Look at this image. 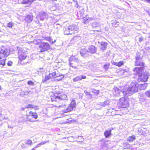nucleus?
I'll return each instance as SVG.
<instances>
[{
  "instance_id": "45",
  "label": "nucleus",
  "mask_w": 150,
  "mask_h": 150,
  "mask_svg": "<svg viewBox=\"0 0 150 150\" xmlns=\"http://www.w3.org/2000/svg\"><path fill=\"white\" fill-rule=\"evenodd\" d=\"M43 38L44 40L48 41H50L51 40L50 38V37H43Z\"/></svg>"
},
{
  "instance_id": "16",
  "label": "nucleus",
  "mask_w": 150,
  "mask_h": 150,
  "mask_svg": "<svg viewBox=\"0 0 150 150\" xmlns=\"http://www.w3.org/2000/svg\"><path fill=\"white\" fill-rule=\"evenodd\" d=\"M64 33L65 35H68L69 34H72V33H71L69 30L68 26L64 27L63 28Z\"/></svg>"
},
{
  "instance_id": "63",
  "label": "nucleus",
  "mask_w": 150,
  "mask_h": 150,
  "mask_svg": "<svg viewBox=\"0 0 150 150\" xmlns=\"http://www.w3.org/2000/svg\"><path fill=\"white\" fill-rule=\"evenodd\" d=\"M55 0L56 1H57V0Z\"/></svg>"
},
{
  "instance_id": "52",
  "label": "nucleus",
  "mask_w": 150,
  "mask_h": 150,
  "mask_svg": "<svg viewBox=\"0 0 150 150\" xmlns=\"http://www.w3.org/2000/svg\"><path fill=\"white\" fill-rule=\"evenodd\" d=\"M143 40V38L142 37H141L139 38V41L141 42Z\"/></svg>"
},
{
  "instance_id": "23",
  "label": "nucleus",
  "mask_w": 150,
  "mask_h": 150,
  "mask_svg": "<svg viewBox=\"0 0 150 150\" xmlns=\"http://www.w3.org/2000/svg\"><path fill=\"white\" fill-rule=\"evenodd\" d=\"M136 137L135 135H133L131 136H129L127 138V140L129 142H132L135 140Z\"/></svg>"
},
{
  "instance_id": "19",
  "label": "nucleus",
  "mask_w": 150,
  "mask_h": 150,
  "mask_svg": "<svg viewBox=\"0 0 150 150\" xmlns=\"http://www.w3.org/2000/svg\"><path fill=\"white\" fill-rule=\"evenodd\" d=\"M28 116H32L33 118L37 119L38 118V115L36 112L30 111L29 112Z\"/></svg>"
},
{
  "instance_id": "11",
  "label": "nucleus",
  "mask_w": 150,
  "mask_h": 150,
  "mask_svg": "<svg viewBox=\"0 0 150 150\" xmlns=\"http://www.w3.org/2000/svg\"><path fill=\"white\" fill-rule=\"evenodd\" d=\"M142 58V57L138 56V54H137L136 57V62L135 65L137 66H143L144 65V63L139 60V59Z\"/></svg>"
},
{
  "instance_id": "31",
  "label": "nucleus",
  "mask_w": 150,
  "mask_h": 150,
  "mask_svg": "<svg viewBox=\"0 0 150 150\" xmlns=\"http://www.w3.org/2000/svg\"><path fill=\"white\" fill-rule=\"evenodd\" d=\"M100 25V24L98 22H95L92 24V26L93 28H96L98 27Z\"/></svg>"
},
{
  "instance_id": "51",
  "label": "nucleus",
  "mask_w": 150,
  "mask_h": 150,
  "mask_svg": "<svg viewBox=\"0 0 150 150\" xmlns=\"http://www.w3.org/2000/svg\"><path fill=\"white\" fill-rule=\"evenodd\" d=\"M73 81H75H75H78L79 80L78 79V78L76 77V78H74L73 79Z\"/></svg>"
},
{
  "instance_id": "47",
  "label": "nucleus",
  "mask_w": 150,
  "mask_h": 150,
  "mask_svg": "<svg viewBox=\"0 0 150 150\" xmlns=\"http://www.w3.org/2000/svg\"><path fill=\"white\" fill-rule=\"evenodd\" d=\"M28 84L29 85H33L34 83L31 81H29L28 82Z\"/></svg>"
},
{
  "instance_id": "17",
  "label": "nucleus",
  "mask_w": 150,
  "mask_h": 150,
  "mask_svg": "<svg viewBox=\"0 0 150 150\" xmlns=\"http://www.w3.org/2000/svg\"><path fill=\"white\" fill-rule=\"evenodd\" d=\"M114 91L113 94L116 96L120 95V90L117 87H115L114 88Z\"/></svg>"
},
{
  "instance_id": "57",
  "label": "nucleus",
  "mask_w": 150,
  "mask_h": 150,
  "mask_svg": "<svg viewBox=\"0 0 150 150\" xmlns=\"http://www.w3.org/2000/svg\"><path fill=\"white\" fill-rule=\"evenodd\" d=\"M13 127L11 126H9V125H8V128H13Z\"/></svg>"
},
{
  "instance_id": "22",
  "label": "nucleus",
  "mask_w": 150,
  "mask_h": 150,
  "mask_svg": "<svg viewBox=\"0 0 150 150\" xmlns=\"http://www.w3.org/2000/svg\"><path fill=\"white\" fill-rule=\"evenodd\" d=\"M101 49L102 50H105L107 45V43L105 42H102L101 43Z\"/></svg>"
},
{
  "instance_id": "59",
  "label": "nucleus",
  "mask_w": 150,
  "mask_h": 150,
  "mask_svg": "<svg viewBox=\"0 0 150 150\" xmlns=\"http://www.w3.org/2000/svg\"><path fill=\"white\" fill-rule=\"evenodd\" d=\"M2 89V88L1 87V86H0V90H1Z\"/></svg>"
},
{
  "instance_id": "7",
  "label": "nucleus",
  "mask_w": 150,
  "mask_h": 150,
  "mask_svg": "<svg viewBox=\"0 0 150 150\" xmlns=\"http://www.w3.org/2000/svg\"><path fill=\"white\" fill-rule=\"evenodd\" d=\"M75 101L74 100H73L67 108L66 109L63 110V111L65 113L70 112L73 110V108L75 107Z\"/></svg>"
},
{
  "instance_id": "9",
  "label": "nucleus",
  "mask_w": 150,
  "mask_h": 150,
  "mask_svg": "<svg viewBox=\"0 0 150 150\" xmlns=\"http://www.w3.org/2000/svg\"><path fill=\"white\" fill-rule=\"evenodd\" d=\"M119 104L123 108H126L128 105V102L127 99H125V97L121 98L119 100Z\"/></svg>"
},
{
  "instance_id": "25",
  "label": "nucleus",
  "mask_w": 150,
  "mask_h": 150,
  "mask_svg": "<svg viewBox=\"0 0 150 150\" xmlns=\"http://www.w3.org/2000/svg\"><path fill=\"white\" fill-rule=\"evenodd\" d=\"M50 77L49 75H46L44 78H43L42 81V82L43 83H45V82L47 81L50 79Z\"/></svg>"
},
{
  "instance_id": "33",
  "label": "nucleus",
  "mask_w": 150,
  "mask_h": 150,
  "mask_svg": "<svg viewBox=\"0 0 150 150\" xmlns=\"http://www.w3.org/2000/svg\"><path fill=\"white\" fill-rule=\"evenodd\" d=\"M64 75H62L58 77H57V79H55V80L57 81H59L61 80L64 77Z\"/></svg>"
},
{
  "instance_id": "61",
  "label": "nucleus",
  "mask_w": 150,
  "mask_h": 150,
  "mask_svg": "<svg viewBox=\"0 0 150 150\" xmlns=\"http://www.w3.org/2000/svg\"><path fill=\"white\" fill-rule=\"evenodd\" d=\"M69 3H71V2H69Z\"/></svg>"
},
{
  "instance_id": "41",
  "label": "nucleus",
  "mask_w": 150,
  "mask_h": 150,
  "mask_svg": "<svg viewBox=\"0 0 150 150\" xmlns=\"http://www.w3.org/2000/svg\"><path fill=\"white\" fill-rule=\"evenodd\" d=\"M13 24L11 22H9L8 24V26L9 27L12 28L13 26Z\"/></svg>"
},
{
  "instance_id": "46",
  "label": "nucleus",
  "mask_w": 150,
  "mask_h": 150,
  "mask_svg": "<svg viewBox=\"0 0 150 150\" xmlns=\"http://www.w3.org/2000/svg\"><path fill=\"white\" fill-rule=\"evenodd\" d=\"M12 62L11 61H8L7 63V65L9 66H11L12 65Z\"/></svg>"
},
{
  "instance_id": "10",
  "label": "nucleus",
  "mask_w": 150,
  "mask_h": 150,
  "mask_svg": "<svg viewBox=\"0 0 150 150\" xmlns=\"http://www.w3.org/2000/svg\"><path fill=\"white\" fill-rule=\"evenodd\" d=\"M143 70V67H141L140 68L138 67H136L134 69V74L138 75L139 76L142 74Z\"/></svg>"
},
{
  "instance_id": "1",
  "label": "nucleus",
  "mask_w": 150,
  "mask_h": 150,
  "mask_svg": "<svg viewBox=\"0 0 150 150\" xmlns=\"http://www.w3.org/2000/svg\"><path fill=\"white\" fill-rule=\"evenodd\" d=\"M138 85V84L137 83L132 82L128 88H124L123 90H121L122 93L124 96L127 97L138 91L139 88Z\"/></svg>"
},
{
  "instance_id": "38",
  "label": "nucleus",
  "mask_w": 150,
  "mask_h": 150,
  "mask_svg": "<svg viewBox=\"0 0 150 150\" xmlns=\"http://www.w3.org/2000/svg\"><path fill=\"white\" fill-rule=\"evenodd\" d=\"M109 64H106L104 65V68L105 70H107L108 67H109Z\"/></svg>"
},
{
  "instance_id": "29",
  "label": "nucleus",
  "mask_w": 150,
  "mask_h": 150,
  "mask_svg": "<svg viewBox=\"0 0 150 150\" xmlns=\"http://www.w3.org/2000/svg\"><path fill=\"white\" fill-rule=\"evenodd\" d=\"M113 63L115 65L118 67H120L123 64V62L122 61L119 62H113Z\"/></svg>"
},
{
  "instance_id": "6",
  "label": "nucleus",
  "mask_w": 150,
  "mask_h": 150,
  "mask_svg": "<svg viewBox=\"0 0 150 150\" xmlns=\"http://www.w3.org/2000/svg\"><path fill=\"white\" fill-rule=\"evenodd\" d=\"M149 75L148 73L146 72L142 74L139 76V77L138 79V81L144 82L146 81L148 78Z\"/></svg>"
},
{
  "instance_id": "30",
  "label": "nucleus",
  "mask_w": 150,
  "mask_h": 150,
  "mask_svg": "<svg viewBox=\"0 0 150 150\" xmlns=\"http://www.w3.org/2000/svg\"><path fill=\"white\" fill-rule=\"evenodd\" d=\"M123 146H124L123 147L124 149H129L131 147V146H130V145L128 143H124V144H123Z\"/></svg>"
},
{
  "instance_id": "39",
  "label": "nucleus",
  "mask_w": 150,
  "mask_h": 150,
  "mask_svg": "<svg viewBox=\"0 0 150 150\" xmlns=\"http://www.w3.org/2000/svg\"><path fill=\"white\" fill-rule=\"evenodd\" d=\"M33 105L32 104H29L27 106H26V108L28 109L30 108H33Z\"/></svg>"
},
{
  "instance_id": "28",
  "label": "nucleus",
  "mask_w": 150,
  "mask_h": 150,
  "mask_svg": "<svg viewBox=\"0 0 150 150\" xmlns=\"http://www.w3.org/2000/svg\"><path fill=\"white\" fill-rule=\"evenodd\" d=\"M46 143V142H43L40 143L38 144L37 145V146L33 148L32 150H35L38 147H39L40 146L42 145L45 144Z\"/></svg>"
},
{
  "instance_id": "26",
  "label": "nucleus",
  "mask_w": 150,
  "mask_h": 150,
  "mask_svg": "<svg viewBox=\"0 0 150 150\" xmlns=\"http://www.w3.org/2000/svg\"><path fill=\"white\" fill-rule=\"evenodd\" d=\"M101 142V145L102 146L107 147L108 146V143L107 142L105 141L103 139H102L100 140Z\"/></svg>"
},
{
  "instance_id": "15",
  "label": "nucleus",
  "mask_w": 150,
  "mask_h": 150,
  "mask_svg": "<svg viewBox=\"0 0 150 150\" xmlns=\"http://www.w3.org/2000/svg\"><path fill=\"white\" fill-rule=\"evenodd\" d=\"M68 27L71 33L72 31H76L78 29L77 26L75 25H71Z\"/></svg>"
},
{
  "instance_id": "14",
  "label": "nucleus",
  "mask_w": 150,
  "mask_h": 150,
  "mask_svg": "<svg viewBox=\"0 0 150 150\" xmlns=\"http://www.w3.org/2000/svg\"><path fill=\"white\" fill-rule=\"evenodd\" d=\"M33 19L32 15H28L25 18V21L28 23H30Z\"/></svg>"
},
{
  "instance_id": "37",
  "label": "nucleus",
  "mask_w": 150,
  "mask_h": 150,
  "mask_svg": "<svg viewBox=\"0 0 150 150\" xmlns=\"http://www.w3.org/2000/svg\"><path fill=\"white\" fill-rule=\"evenodd\" d=\"M73 1L76 4L75 7L77 8H79V5L77 1L76 0H73Z\"/></svg>"
},
{
  "instance_id": "44",
  "label": "nucleus",
  "mask_w": 150,
  "mask_h": 150,
  "mask_svg": "<svg viewBox=\"0 0 150 150\" xmlns=\"http://www.w3.org/2000/svg\"><path fill=\"white\" fill-rule=\"evenodd\" d=\"M26 143L30 145V144L32 143V141L30 140H27L26 141Z\"/></svg>"
},
{
  "instance_id": "8",
  "label": "nucleus",
  "mask_w": 150,
  "mask_h": 150,
  "mask_svg": "<svg viewBox=\"0 0 150 150\" xmlns=\"http://www.w3.org/2000/svg\"><path fill=\"white\" fill-rule=\"evenodd\" d=\"M48 17V16L47 13L44 11H42L39 13L36 18L39 19L40 20L43 21L45 19H47Z\"/></svg>"
},
{
  "instance_id": "12",
  "label": "nucleus",
  "mask_w": 150,
  "mask_h": 150,
  "mask_svg": "<svg viewBox=\"0 0 150 150\" xmlns=\"http://www.w3.org/2000/svg\"><path fill=\"white\" fill-rule=\"evenodd\" d=\"M94 19V18L93 17L89 18L88 16H86L85 17L83 18V22L85 24H87L88 22L93 20Z\"/></svg>"
},
{
  "instance_id": "54",
  "label": "nucleus",
  "mask_w": 150,
  "mask_h": 150,
  "mask_svg": "<svg viewBox=\"0 0 150 150\" xmlns=\"http://www.w3.org/2000/svg\"><path fill=\"white\" fill-rule=\"evenodd\" d=\"M56 41V40H54V41H52L51 42H50V43L52 44L53 43H54Z\"/></svg>"
},
{
  "instance_id": "4",
  "label": "nucleus",
  "mask_w": 150,
  "mask_h": 150,
  "mask_svg": "<svg viewBox=\"0 0 150 150\" xmlns=\"http://www.w3.org/2000/svg\"><path fill=\"white\" fill-rule=\"evenodd\" d=\"M57 94H54L51 97V99L52 101H59L60 100H67L68 98L67 96L65 94L62 95L61 96H57Z\"/></svg>"
},
{
  "instance_id": "32",
  "label": "nucleus",
  "mask_w": 150,
  "mask_h": 150,
  "mask_svg": "<svg viewBox=\"0 0 150 150\" xmlns=\"http://www.w3.org/2000/svg\"><path fill=\"white\" fill-rule=\"evenodd\" d=\"M56 74V71H54L53 72L51 73L50 74H49L50 77V78H55V75Z\"/></svg>"
},
{
  "instance_id": "42",
  "label": "nucleus",
  "mask_w": 150,
  "mask_h": 150,
  "mask_svg": "<svg viewBox=\"0 0 150 150\" xmlns=\"http://www.w3.org/2000/svg\"><path fill=\"white\" fill-rule=\"evenodd\" d=\"M69 64L70 66V67H72L74 68L75 69H77V67L76 66H73L72 65L73 63L71 62H70Z\"/></svg>"
},
{
  "instance_id": "3",
  "label": "nucleus",
  "mask_w": 150,
  "mask_h": 150,
  "mask_svg": "<svg viewBox=\"0 0 150 150\" xmlns=\"http://www.w3.org/2000/svg\"><path fill=\"white\" fill-rule=\"evenodd\" d=\"M25 51L22 49H19L18 50V58L19 60L22 61L25 59H27V61L24 62V63L26 64L29 62L28 57L25 54Z\"/></svg>"
},
{
  "instance_id": "58",
  "label": "nucleus",
  "mask_w": 150,
  "mask_h": 150,
  "mask_svg": "<svg viewBox=\"0 0 150 150\" xmlns=\"http://www.w3.org/2000/svg\"><path fill=\"white\" fill-rule=\"evenodd\" d=\"M147 2L150 3V0H145Z\"/></svg>"
},
{
  "instance_id": "43",
  "label": "nucleus",
  "mask_w": 150,
  "mask_h": 150,
  "mask_svg": "<svg viewBox=\"0 0 150 150\" xmlns=\"http://www.w3.org/2000/svg\"><path fill=\"white\" fill-rule=\"evenodd\" d=\"M33 108H34L35 110H37L39 109L38 106L34 105H33Z\"/></svg>"
},
{
  "instance_id": "49",
  "label": "nucleus",
  "mask_w": 150,
  "mask_h": 150,
  "mask_svg": "<svg viewBox=\"0 0 150 150\" xmlns=\"http://www.w3.org/2000/svg\"><path fill=\"white\" fill-rule=\"evenodd\" d=\"M93 92L94 93H96V94H98L99 93V90H94L93 91Z\"/></svg>"
},
{
  "instance_id": "24",
  "label": "nucleus",
  "mask_w": 150,
  "mask_h": 150,
  "mask_svg": "<svg viewBox=\"0 0 150 150\" xmlns=\"http://www.w3.org/2000/svg\"><path fill=\"white\" fill-rule=\"evenodd\" d=\"M79 61V59H78L75 58L74 56L72 57L69 59V62H78Z\"/></svg>"
},
{
  "instance_id": "20",
  "label": "nucleus",
  "mask_w": 150,
  "mask_h": 150,
  "mask_svg": "<svg viewBox=\"0 0 150 150\" xmlns=\"http://www.w3.org/2000/svg\"><path fill=\"white\" fill-rule=\"evenodd\" d=\"M88 52V50H86L85 48H81L80 51V54L82 56L84 55Z\"/></svg>"
},
{
  "instance_id": "55",
  "label": "nucleus",
  "mask_w": 150,
  "mask_h": 150,
  "mask_svg": "<svg viewBox=\"0 0 150 150\" xmlns=\"http://www.w3.org/2000/svg\"><path fill=\"white\" fill-rule=\"evenodd\" d=\"M77 77L78 78V79L79 80H81V78L80 76H77Z\"/></svg>"
},
{
  "instance_id": "48",
  "label": "nucleus",
  "mask_w": 150,
  "mask_h": 150,
  "mask_svg": "<svg viewBox=\"0 0 150 150\" xmlns=\"http://www.w3.org/2000/svg\"><path fill=\"white\" fill-rule=\"evenodd\" d=\"M84 93L86 94V95H88L89 96H91V93L90 92H88L86 90H85L84 91Z\"/></svg>"
},
{
  "instance_id": "13",
  "label": "nucleus",
  "mask_w": 150,
  "mask_h": 150,
  "mask_svg": "<svg viewBox=\"0 0 150 150\" xmlns=\"http://www.w3.org/2000/svg\"><path fill=\"white\" fill-rule=\"evenodd\" d=\"M88 51V52H90L92 54L96 52V48L94 46H90Z\"/></svg>"
},
{
  "instance_id": "27",
  "label": "nucleus",
  "mask_w": 150,
  "mask_h": 150,
  "mask_svg": "<svg viewBox=\"0 0 150 150\" xmlns=\"http://www.w3.org/2000/svg\"><path fill=\"white\" fill-rule=\"evenodd\" d=\"M111 134V131L110 130H106L104 132V135L106 138L108 137Z\"/></svg>"
},
{
  "instance_id": "40",
  "label": "nucleus",
  "mask_w": 150,
  "mask_h": 150,
  "mask_svg": "<svg viewBox=\"0 0 150 150\" xmlns=\"http://www.w3.org/2000/svg\"><path fill=\"white\" fill-rule=\"evenodd\" d=\"M56 107H57L58 108H61L62 110L63 108H64L65 107V105H60L59 106H56Z\"/></svg>"
},
{
  "instance_id": "56",
  "label": "nucleus",
  "mask_w": 150,
  "mask_h": 150,
  "mask_svg": "<svg viewBox=\"0 0 150 150\" xmlns=\"http://www.w3.org/2000/svg\"><path fill=\"white\" fill-rule=\"evenodd\" d=\"M26 108V106H25L24 107L22 108H21V110H24Z\"/></svg>"
},
{
  "instance_id": "50",
  "label": "nucleus",
  "mask_w": 150,
  "mask_h": 150,
  "mask_svg": "<svg viewBox=\"0 0 150 150\" xmlns=\"http://www.w3.org/2000/svg\"><path fill=\"white\" fill-rule=\"evenodd\" d=\"M80 76L81 78V80L82 79H85L86 78V76H85L80 75Z\"/></svg>"
},
{
  "instance_id": "18",
  "label": "nucleus",
  "mask_w": 150,
  "mask_h": 150,
  "mask_svg": "<svg viewBox=\"0 0 150 150\" xmlns=\"http://www.w3.org/2000/svg\"><path fill=\"white\" fill-rule=\"evenodd\" d=\"M147 86V84L145 83L142 84H138V88L140 90H144Z\"/></svg>"
},
{
  "instance_id": "2",
  "label": "nucleus",
  "mask_w": 150,
  "mask_h": 150,
  "mask_svg": "<svg viewBox=\"0 0 150 150\" xmlns=\"http://www.w3.org/2000/svg\"><path fill=\"white\" fill-rule=\"evenodd\" d=\"M10 54V51L8 49L3 46L0 47V65L3 67L5 64V59H1L3 57H7Z\"/></svg>"
},
{
  "instance_id": "35",
  "label": "nucleus",
  "mask_w": 150,
  "mask_h": 150,
  "mask_svg": "<svg viewBox=\"0 0 150 150\" xmlns=\"http://www.w3.org/2000/svg\"><path fill=\"white\" fill-rule=\"evenodd\" d=\"M145 94L148 97L150 98V90L145 92Z\"/></svg>"
},
{
  "instance_id": "62",
  "label": "nucleus",
  "mask_w": 150,
  "mask_h": 150,
  "mask_svg": "<svg viewBox=\"0 0 150 150\" xmlns=\"http://www.w3.org/2000/svg\"><path fill=\"white\" fill-rule=\"evenodd\" d=\"M66 150H69V149H67Z\"/></svg>"
},
{
  "instance_id": "36",
  "label": "nucleus",
  "mask_w": 150,
  "mask_h": 150,
  "mask_svg": "<svg viewBox=\"0 0 150 150\" xmlns=\"http://www.w3.org/2000/svg\"><path fill=\"white\" fill-rule=\"evenodd\" d=\"M62 74H59L58 72L56 71V74L55 75V78H56L62 75Z\"/></svg>"
},
{
  "instance_id": "53",
  "label": "nucleus",
  "mask_w": 150,
  "mask_h": 150,
  "mask_svg": "<svg viewBox=\"0 0 150 150\" xmlns=\"http://www.w3.org/2000/svg\"><path fill=\"white\" fill-rule=\"evenodd\" d=\"M37 18V20H35V22L36 23H37V24H38L39 23V19H38V18Z\"/></svg>"
},
{
  "instance_id": "34",
  "label": "nucleus",
  "mask_w": 150,
  "mask_h": 150,
  "mask_svg": "<svg viewBox=\"0 0 150 150\" xmlns=\"http://www.w3.org/2000/svg\"><path fill=\"white\" fill-rule=\"evenodd\" d=\"M4 117L1 114V109L0 107V121L4 119Z\"/></svg>"
},
{
  "instance_id": "60",
  "label": "nucleus",
  "mask_w": 150,
  "mask_h": 150,
  "mask_svg": "<svg viewBox=\"0 0 150 150\" xmlns=\"http://www.w3.org/2000/svg\"><path fill=\"white\" fill-rule=\"evenodd\" d=\"M29 121H30V122H31V120H29Z\"/></svg>"
},
{
  "instance_id": "21",
  "label": "nucleus",
  "mask_w": 150,
  "mask_h": 150,
  "mask_svg": "<svg viewBox=\"0 0 150 150\" xmlns=\"http://www.w3.org/2000/svg\"><path fill=\"white\" fill-rule=\"evenodd\" d=\"M110 100H107L105 101L103 103H99V105H100V106H101L103 107L107 105H108L109 104V103H110Z\"/></svg>"
},
{
  "instance_id": "5",
  "label": "nucleus",
  "mask_w": 150,
  "mask_h": 150,
  "mask_svg": "<svg viewBox=\"0 0 150 150\" xmlns=\"http://www.w3.org/2000/svg\"><path fill=\"white\" fill-rule=\"evenodd\" d=\"M50 45L47 42H41L39 44V47L40 49V52H42L47 50L49 48Z\"/></svg>"
}]
</instances>
